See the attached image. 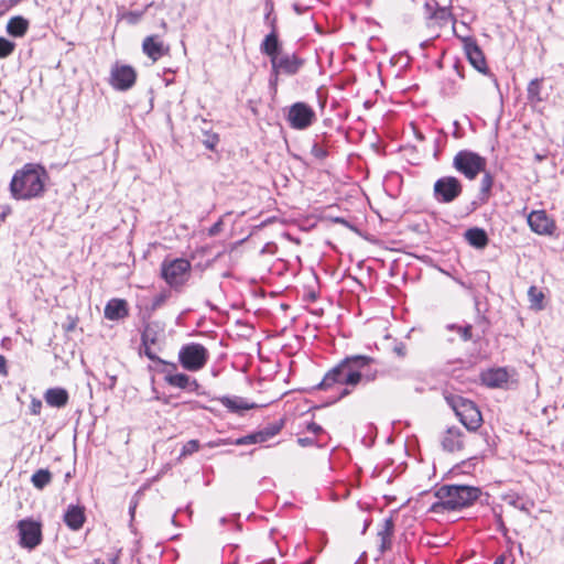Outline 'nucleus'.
<instances>
[{
  "label": "nucleus",
  "instance_id": "f257e3e1",
  "mask_svg": "<svg viewBox=\"0 0 564 564\" xmlns=\"http://www.w3.org/2000/svg\"><path fill=\"white\" fill-rule=\"evenodd\" d=\"M352 387V356H347L329 369L316 390L324 393L322 402L330 405L350 393Z\"/></svg>",
  "mask_w": 564,
  "mask_h": 564
},
{
  "label": "nucleus",
  "instance_id": "f03ea898",
  "mask_svg": "<svg viewBox=\"0 0 564 564\" xmlns=\"http://www.w3.org/2000/svg\"><path fill=\"white\" fill-rule=\"evenodd\" d=\"M47 173L39 164L28 163L18 170L10 182L11 197L17 200H30L41 197L45 192Z\"/></svg>",
  "mask_w": 564,
  "mask_h": 564
},
{
  "label": "nucleus",
  "instance_id": "7ed1b4c3",
  "mask_svg": "<svg viewBox=\"0 0 564 564\" xmlns=\"http://www.w3.org/2000/svg\"><path fill=\"white\" fill-rule=\"evenodd\" d=\"M480 490L477 487L465 485H445L442 486L436 496L438 502L432 506V511L456 510L471 505L478 499Z\"/></svg>",
  "mask_w": 564,
  "mask_h": 564
},
{
  "label": "nucleus",
  "instance_id": "20e7f679",
  "mask_svg": "<svg viewBox=\"0 0 564 564\" xmlns=\"http://www.w3.org/2000/svg\"><path fill=\"white\" fill-rule=\"evenodd\" d=\"M208 359L207 348L198 343L183 345L178 351V361L187 371H199L206 366Z\"/></svg>",
  "mask_w": 564,
  "mask_h": 564
},
{
  "label": "nucleus",
  "instance_id": "39448f33",
  "mask_svg": "<svg viewBox=\"0 0 564 564\" xmlns=\"http://www.w3.org/2000/svg\"><path fill=\"white\" fill-rule=\"evenodd\" d=\"M449 402L459 421L467 430L476 431L480 426L482 416L473 401L462 397H453Z\"/></svg>",
  "mask_w": 564,
  "mask_h": 564
},
{
  "label": "nucleus",
  "instance_id": "423d86ee",
  "mask_svg": "<svg viewBox=\"0 0 564 564\" xmlns=\"http://www.w3.org/2000/svg\"><path fill=\"white\" fill-rule=\"evenodd\" d=\"M162 276L165 282L174 289L183 286L191 274V262L186 259L178 258L162 263Z\"/></svg>",
  "mask_w": 564,
  "mask_h": 564
},
{
  "label": "nucleus",
  "instance_id": "0eeeda50",
  "mask_svg": "<svg viewBox=\"0 0 564 564\" xmlns=\"http://www.w3.org/2000/svg\"><path fill=\"white\" fill-rule=\"evenodd\" d=\"M453 164L468 180H474L480 172L485 171L486 160L477 153L459 151L455 155Z\"/></svg>",
  "mask_w": 564,
  "mask_h": 564
},
{
  "label": "nucleus",
  "instance_id": "6e6552de",
  "mask_svg": "<svg viewBox=\"0 0 564 564\" xmlns=\"http://www.w3.org/2000/svg\"><path fill=\"white\" fill-rule=\"evenodd\" d=\"M137 80V72L130 65L115 63L110 70V85L120 91L130 89Z\"/></svg>",
  "mask_w": 564,
  "mask_h": 564
},
{
  "label": "nucleus",
  "instance_id": "1a4fd4ad",
  "mask_svg": "<svg viewBox=\"0 0 564 564\" xmlns=\"http://www.w3.org/2000/svg\"><path fill=\"white\" fill-rule=\"evenodd\" d=\"M462 193V184L454 176H444L434 184V196L440 203H451Z\"/></svg>",
  "mask_w": 564,
  "mask_h": 564
},
{
  "label": "nucleus",
  "instance_id": "9d476101",
  "mask_svg": "<svg viewBox=\"0 0 564 564\" xmlns=\"http://www.w3.org/2000/svg\"><path fill=\"white\" fill-rule=\"evenodd\" d=\"M20 545L28 550H33L42 542V530L39 522L32 520H21L18 523Z\"/></svg>",
  "mask_w": 564,
  "mask_h": 564
},
{
  "label": "nucleus",
  "instance_id": "9b49d317",
  "mask_svg": "<svg viewBox=\"0 0 564 564\" xmlns=\"http://www.w3.org/2000/svg\"><path fill=\"white\" fill-rule=\"evenodd\" d=\"M315 119L314 110L304 102L294 104L289 111L288 120L292 128L306 129Z\"/></svg>",
  "mask_w": 564,
  "mask_h": 564
},
{
  "label": "nucleus",
  "instance_id": "f8f14e48",
  "mask_svg": "<svg viewBox=\"0 0 564 564\" xmlns=\"http://www.w3.org/2000/svg\"><path fill=\"white\" fill-rule=\"evenodd\" d=\"M516 372L507 368H491L481 373V381L489 388H507L514 382Z\"/></svg>",
  "mask_w": 564,
  "mask_h": 564
},
{
  "label": "nucleus",
  "instance_id": "ddd939ff",
  "mask_svg": "<svg viewBox=\"0 0 564 564\" xmlns=\"http://www.w3.org/2000/svg\"><path fill=\"white\" fill-rule=\"evenodd\" d=\"M171 369H167L165 371L164 380L167 384L171 387L180 388L183 390H187L191 392H195L199 388V383L196 379L191 378L186 373H176L174 372L177 369V366L175 364H166Z\"/></svg>",
  "mask_w": 564,
  "mask_h": 564
},
{
  "label": "nucleus",
  "instance_id": "4468645a",
  "mask_svg": "<svg viewBox=\"0 0 564 564\" xmlns=\"http://www.w3.org/2000/svg\"><path fill=\"white\" fill-rule=\"evenodd\" d=\"M142 52L154 63L170 53V45L159 35H149L142 42Z\"/></svg>",
  "mask_w": 564,
  "mask_h": 564
},
{
  "label": "nucleus",
  "instance_id": "2eb2a0df",
  "mask_svg": "<svg viewBox=\"0 0 564 564\" xmlns=\"http://www.w3.org/2000/svg\"><path fill=\"white\" fill-rule=\"evenodd\" d=\"M272 70L275 75L283 73L286 75L296 74L303 65V61L295 54H284L272 58Z\"/></svg>",
  "mask_w": 564,
  "mask_h": 564
},
{
  "label": "nucleus",
  "instance_id": "dca6fc26",
  "mask_svg": "<svg viewBox=\"0 0 564 564\" xmlns=\"http://www.w3.org/2000/svg\"><path fill=\"white\" fill-rule=\"evenodd\" d=\"M528 224L532 231L538 235H552L555 230V223L544 210H533L528 216Z\"/></svg>",
  "mask_w": 564,
  "mask_h": 564
},
{
  "label": "nucleus",
  "instance_id": "f3484780",
  "mask_svg": "<svg viewBox=\"0 0 564 564\" xmlns=\"http://www.w3.org/2000/svg\"><path fill=\"white\" fill-rule=\"evenodd\" d=\"M373 360L365 356H355V384L361 381H371L376 377Z\"/></svg>",
  "mask_w": 564,
  "mask_h": 564
},
{
  "label": "nucleus",
  "instance_id": "a211bd4d",
  "mask_svg": "<svg viewBox=\"0 0 564 564\" xmlns=\"http://www.w3.org/2000/svg\"><path fill=\"white\" fill-rule=\"evenodd\" d=\"M64 523L73 531H78L83 528L86 516L84 507L77 505H69L63 517Z\"/></svg>",
  "mask_w": 564,
  "mask_h": 564
},
{
  "label": "nucleus",
  "instance_id": "6ab92c4d",
  "mask_svg": "<svg viewBox=\"0 0 564 564\" xmlns=\"http://www.w3.org/2000/svg\"><path fill=\"white\" fill-rule=\"evenodd\" d=\"M105 317L109 321L123 319L129 315L128 303L123 299H111L105 306Z\"/></svg>",
  "mask_w": 564,
  "mask_h": 564
},
{
  "label": "nucleus",
  "instance_id": "aec40b11",
  "mask_svg": "<svg viewBox=\"0 0 564 564\" xmlns=\"http://www.w3.org/2000/svg\"><path fill=\"white\" fill-rule=\"evenodd\" d=\"M442 446L447 452H458L463 448V433L458 427H449L445 431L441 440Z\"/></svg>",
  "mask_w": 564,
  "mask_h": 564
},
{
  "label": "nucleus",
  "instance_id": "412c9836",
  "mask_svg": "<svg viewBox=\"0 0 564 564\" xmlns=\"http://www.w3.org/2000/svg\"><path fill=\"white\" fill-rule=\"evenodd\" d=\"M465 53L470 64L479 72L486 70V59L479 46L473 40L465 41Z\"/></svg>",
  "mask_w": 564,
  "mask_h": 564
},
{
  "label": "nucleus",
  "instance_id": "4be33fe9",
  "mask_svg": "<svg viewBox=\"0 0 564 564\" xmlns=\"http://www.w3.org/2000/svg\"><path fill=\"white\" fill-rule=\"evenodd\" d=\"M68 399V392L64 388H50L44 393L45 402L53 408H64Z\"/></svg>",
  "mask_w": 564,
  "mask_h": 564
},
{
  "label": "nucleus",
  "instance_id": "5701e85b",
  "mask_svg": "<svg viewBox=\"0 0 564 564\" xmlns=\"http://www.w3.org/2000/svg\"><path fill=\"white\" fill-rule=\"evenodd\" d=\"M225 408H227L232 413H241L243 411L250 410L254 406L253 403H249L241 397H228L224 395L217 399Z\"/></svg>",
  "mask_w": 564,
  "mask_h": 564
},
{
  "label": "nucleus",
  "instance_id": "b1692460",
  "mask_svg": "<svg viewBox=\"0 0 564 564\" xmlns=\"http://www.w3.org/2000/svg\"><path fill=\"white\" fill-rule=\"evenodd\" d=\"M163 327L159 323L152 322L144 326L141 335L142 345L152 344L156 345L160 338L163 336Z\"/></svg>",
  "mask_w": 564,
  "mask_h": 564
},
{
  "label": "nucleus",
  "instance_id": "393cba45",
  "mask_svg": "<svg viewBox=\"0 0 564 564\" xmlns=\"http://www.w3.org/2000/svg\"><path fill=\"white\" fill-rule=\"evenodd\" d=\"M29 29V21L23 17L17 15L11 18L7 23L8 34L14 37H22Z\"/></svg>",
  "mask_w": 564,
  "mask_h": 564
},
{
  "label": "nucleus",
  "instance_id": "a878e982",
  "mask_svg": "<svg viewBox=\"0 0 564 564\" xmlns=\"http://www.w3.org/2000/svg\"><path fill=\"white\" fill-rule=\"evenodd\" d=\"M465 239L467 242L477 248L484 249L488 245V236L481 228H470L465 232Z\"/></svg>",
  "mask_w": 564,
  "mask_h": 564
},
{
  "label": "nucleus",
  "instance_id": "bb28decb",
  "mask_svg": "<svg viewBox=\"0 0 564 564\" xmlns=\"http://www.w3.org/2000/svg\"><path fill=\"white\" fill-rule=\"evenodd\" d=\"M260 50L261 53L268 55L271 61L273 57L279 56L278 53L280 50V42L274 30L264 37Z\"/></svg>",
  "mask_w": 564,
  "mask_h": 564
},
{
  "label": "nucleus",
  "instance_id": "cd10ccee",
  "mask_svg": "<svg viewBox=\"0 0 564 564\" xmlns=\"http://www.w3.org/2000/svg\"><path fill=\"white\" fill-rule=\"evenodd\" d=\"M51 481L52 474L48 469H39L31 477L32 485L39 490L44 489Z\"/></svg>",
  "mask_w": 564,
  "mask_h": 564
},
{
  "label": "nucleus",
  "instance_id": "c85d7f7f",
  "mask_svg": "<svg viewBox=\"0 0 564 564\" xmlns=\"http://www.w3.org/2000/svg\"><path fill=\"white\" fill-rule=\"evenodd\" d=\"M528 297L531 308L535 311H541L544 308V293L536 286L532 285L529 288Z\"/></svg>",
  "mask_w": 564,
  "mask_h": 564
},
{
  "label": "nucleus",
  "instance_id": "c756f323",
  "mask_svg": "<svg viewBox=\"0 0 564 564\" xmlns=\"http://www.w3.org/2000/svg\"><path fill=\"white\" fill-rule=\"evenodd\" d=\"M393 532V522L391 519H386L383 522L382 530L378 532V535L381 540V549H386L390 543V538Z\"/></svg>",
  "mask_w": 564,
  "mask_h": 564
},
{
  "label": "nucleus",
  "instance_id": "7c9ffc66",
  "mask_svg": "<svg viewBox=\"0 0 564 564\" xmlns=\"http://www.w3.org/2000/svg\"><path fill=\"white\" fill-rule=\"evenodd\" d=\"M280 431V427L273 426V427H267L264 430L256 432L257 443H263L276 435Z\"/></svg>",
  "mask_w": 564,
  "mask_h": 564
},
{
  "label": "nucleus",
  "instance_id": "2f4dec72",
  "mask_svg": "<svg viewBox=\"0 0 564 564\" xmlns=\"http://www.w3.org/2000/svg\"><path fill=\"white\" fill-rule=\"evenodd\" d=\"M15 48V43L7 40L6 37H0V58H6L10 56Z\"/></svg>",
  "mask_w": 564,
  "mask_h": 564
},
{
  "label": "nucleus",
  "instance_id": "473e14b6",
  "mask_svg": "<svg viewBox=\"0 0 564 564\" xmlns=\"http://www.w3.org/2000/svg\"><path fill=\"white\" fill-rule=\"evenodd\" d=\"M541 79H533L528 85V96L530 99L541 100Z\"/></svg>",
  "mask_w": 564,
  "mask_h": 564
},
{
  "label": "nucleus",
  "instance_id": "72a5a7b5",
  "mask_svg": "<svg viewBox=\"0 0 564 564\" xmlns=\"http://www.w3.org/2000/svg\"><path fill=\"white\" fill-rule=\"evenodd\" d=\"M200 445L197 440H191L184 444L181 451V457H185L196 453L199 449Z\"/></svg>",
  "mask_w": 564,
  "mask_h": 564
},
{
  "label": "nucleus",
  "instance_id": "f704fd0d",
  "mask_svg": "<svg viewBox=\"0 0 564 564\" xmlns=\"http://www.w3.org/2000/svg\"><path fill=\"white\" fill-rule=\"evenodd\" d=\"M509 505H511L512 507L521 510V511H524V512H528L530 511V508H532L534 506V502L533 501H521V499L519 497H516V498H511L509 500Z\"/></svg>",
  "mask_w": 564,
  "mask_h": 564
},
{
  "label": "nucleus",
  "instance_id": "c9c22d12",
  "mask_svg": "<svg viewBox=\"0 0 564 564\" xmlns=\"http://www.w3.org/2000/svg\"><path fill=\"white\" fill-rule=\"evenodd\" d=\"M448 328L449 329H456L457 333L459 334V336L464 340H468V339L471 338V326L470 325H465V326L449 325Z\"/></svg>",
  "mask_w": 564,
  "mask_h": 564
},
{
  "label": "nucleus",
  "instance_id": "e433bc0d",
  "mask_svg": "<svg viewBox=\"0 0 564 564\" xmlns=\"http://www.w3.org/2000/svg\"><path fill=\"white\" fill-rule=\"evenodd\" d=\"M142 346V351L143 354L152 361H158V362H161V364H166L164 360H162L161 358H159L156 356V354L153 351L152 349V344H147V345H141Z\"/></svg>",
  "mask_w": 564,
  "mask_h": 564
},
{
  "label": "nucleus",
  "instance_id": "4c0bfd02",
  "mask_svg": "<svg viewBox=\"0 0 564 564\" xmlns=\"http://www.w3.org/2000/svg\"><path fill=\"white\" fill-rule=\"evenodd\" d=\"M218 142H219V137L217 133H207L206 132V139L203 140V143L207 149L214 150Z\"/></svg>",
  "mask_w": 564,
  "mask_h": 564
},
{
  "label": "nucleus",
  "instance_id": "58836bf2",
  "mask_svg": "<svg viewBox=\"0 0 564 564\" xmlns=\"http://www.w3.org/2000/svg\"><path fill=\"white\" fill-rule=\"evenodd\" d=\"M311 153L314 158L318 160H323L327 155V151L318 143H314L312 145Z\"/></svg>",
  "mask_w": 564,
  "mask_h": 564
},
{
  "label": "nucleus",
  "instance_id": "ea45409f",
  "mask_svg": "<svg viewBox=\"0 0 564 564\" xmlns=\"http://www.w3.org/2000/svg\"><path fill=\"white\" fill-rule=\"evenodd\" d=\"M434 18L446 23L448 21H451V12L447 8H440L437 11H435L434 13Z\"/></svg>",
  "mask_w": 564,
  "mask_h": 564
},
{
  "label": "nucleus",
  "instance_id": "a19ab883",
  "mask_svg": "<svg viewBox=\"0 0 564 564\" xmlns=\"http://www.w3.org/2000/svg\"><path fill=\"white\" fill-rule=\"evenodd\" d=\"M169 297V294L166 292H161L159 294H156L152 301V308L155 310V308H159L160 306H162L165 301L167 300Z\"/></svg>",
  "mask_w": 564,
  "mask_h": 564
},
{
  "label": "nucleus",
  "instance_id": "79ce46f5",
  "mask_svg": "<svg viewBox=\"0 0 564 564\" xmlns=\"http://www.w3.org/2000/svg\"><path fill=\"white\" fill-rule=\"evenodd\" d=\"M235 444L237 445H247V444H257V437L254 433H251L249 435L242 436L238 438Z\"/></svg>",
  "mask_w": 564,
  "mask_h": 564
},
{
  "label": "nucleus",
  "instance_id": "37998d69",
  "mask_svg": "<svg viewBox=\"0 0 564 564\" xmlns=\"http://www.w3.org/2000/svg\"><path fill=\"white\" fill-rule=\"evenodd\" d=\"M42 410V401L39 399H33L30 404V411L34 415H39Z\"/></svg>",
  "mask_w": 564,
  "mask_h": 564
},
{
  "label": "nucleus",
  "instance_id": "c03bdc74",
  "mask_svg": "<svg viewBox=\"0 0 564 564\" xmlns=\"http://www.w3.org/2000/svg\"><path fill=\"white\" fill-rule=\"evenodd\" d=\"M492 186V178L489 174H486L481 180V189L482 192H489Z\"/></svg>",
  "mask_w": 564,
  "mask_h": 564
},
{
  "label": "nucleus",
  "instance_id": "a18cd8bd",
  "mask_svg": "<svg viewBox=\"0 0 564 564\" xmlns=\"http://www.w3.org/2000/svg\"><path fill=\"white\" fill-rule=\"evenodd\" d=\"M307 430L314 434H317L319 431H322V427L317 423L312 422L307 425Z\"/></svg>",
  "mask_w": 564,
  "mask_h": 564
},
{
  "label": "nucleus",
  "instance_id": "49530a36",
  "mask_svg": "<svg viewBox=\"0 0 564 564\" xmlns=\"http://www.w3.org/2000/svg\"><path fill=\"white\" fill-rule=\"evenodd\" d=\"M0 375H7V360L0 355Z\"/></svg>",
  "mask_w": 564,
  "mask_h": 564
},
{
  "label": "nucleus",
  "instance_id": "de8ad7c7",
  "mask_svg": "<svg viewBox=\"0 0 564 564\" xmlns=\"http://www.w3.org/2000/svg\"><path fill=\"white\" fill-rule=\"evenodd\" d=\"M220 227H221V221H218L215 225H213L209 229V235L210 236L217 235L220 230Z\"/></svg>",
  "mask_w": 564,
  "mask_h": 564
},
{
  "label": "nucleus",
  "instance_id": "09e8293b",
  "mask_svg": "<svg viewBox=\"0 0 564 564\" xmlns=\"http://www.w3.org/2000/svg\"><path fill=\"white\" fill-rule=\"evenodd\" d=\"M293 9L297 14H303L307 10V7H302L300 3H293Z\"/></svg>",
  "mask_w": 564,
  "mask_h": 564
},
{
  "label": "nucleus",
  "instance_id": "8fccbe9b",
  "mask_svg": "<svg viewBox=\"0 0 564 564\" xmlns=\"http://www.w3.org/2000/svg\"><path fill=\"white\" fill-rule=\"evenodd\" d=\"M137 503L138 502L134 499H132L131 502H130L129 512L131 514V518H133V516H134Z\"/></svg>",
  "mask_w": 564,
  "mask_h": 564
},
{
  "label": "nucleus",
  "instance_id": "3c124183",
  "mask_svg": "<svg viewBox=\"0 0 564 564\" xmlns=\"http://www.w3.org/2000/svg\"><path fill=\"white\" fill-rule=\"evenodd\" d=\"M107 564H118V555H113L112 557L108 558Z\"/></svg>",
  "mask_w": 564,
  "mask_h": 564
},
{
  "label": "nucleus",
  "instance_id": "603ef678",
  "mask_svg": "<svg viewBox=\"0 0 564 564\" xmlns=\"http://www.w3.org/2000/svg\"><path fill=\"white\" fill-rule=\"evenodd\" d=\"M93 564H106L105 562H102L101 560L97 558L93 562Z\"/></svg>",
  "mask_w": 564,
  "mask_h": 564
},
{
  "label": "nucleus",
  "instance_id": "864d4df0",
  "mask_svg": "<svg viewBox=\"0 0 564 564\" xmlns=\"http://www.w3.org/2000/svg\"><path fill=\"white\" fill-rule=\"evenodd\" d=\"M110 382H111V387H113V386H115V383H116V377H112V378L110 379Z\"/></svg>",
  "mask_w": 564,
  "mask_h": 564
},
{
  "label": "nucleus",
  "instance_id": "5fc2aeb1",
  "mask_svg": "<svg viewBox=\"0 0 564 564\" xmlns=\"http://www.w3.org/2000/svg\"><path fill=\"white\" fill-rule=\"evenodd\" d=\"M494 564H503V560H502V558H499V560H497Z\"/></svg>",
  "mask_w": 564,
  "mask_h": 564
},
{
  "label": "nucleus",
  "instance_id": "6e6d98bb",
  "mask_svg": "<svg viewBox=\"0 0 564 564\" xmlns=\"http://www.w3.org/2000/svg\"><path fill=\"white\" fill-rule=\"evenodd\" d=\"M299 442L302 444H306V441H304L303 438H299Z\"/></svg>",
  "mask_w": 564,
  "mask_h": 564
},
{
  "label": "nucleus",
  "instance_id": "4d7b16f0",
  "mask_svg": "<svg viewBox=\"0 0 564 564\" xmlns=\"http://www.w3.org/2000/svg\"><path fill=\"white\" fill-rule=\"evenodd\" d=\"M299 442L302 444H306V441H304L303 438H299Z\"/></svg>",
  "mask_w": 564,
  "mask_h": 564
},
{
  "label": "nucleus",
  "instance_id": "13d9d810",
  "mask_svg": "<svg viewBox=\"0 0 564 564\" xmlns=\"http://www.w3.org/2000/svg\"><path fill=\"white\" fill-rule=\"evenodd\" d=\"M355 283H357L359 285V288H364L361 283H359L356 279H355Z\"/></svg>",
  "mask_w": 564,
  "mask_h": 564
},
{
  "label": "nucleus",
  "instance_id": "bf43d9fd",
  "mask_svg": "<svg viewBox=\"0 0 564 564\" xmlns=\"http://www.w3.org/2000/svg\"><path fill=\"white\" fill-rule=\"evenodd\" d=\"M365 106H366L367 108H368V107H370V102H369V101H366V102H365Z\"/></svg>",
  "mask_w": 564,
  "mask_h": 564
},
{
  "label": "nucleus",
  "instance_id": "052dcab7",
  "mask_svg": "<svg viewBox=\"0 0 564 564\" xmlns=\"http://www.w3.org/2000/svg\"><path fill=\"white\" fill-rule=\"evenodd\" d=\"M162 28H166V23L164 21L162 22Z\"/></svg>",
  "mask_w": 564,
  "mask_h": 564
}]
</instances>
